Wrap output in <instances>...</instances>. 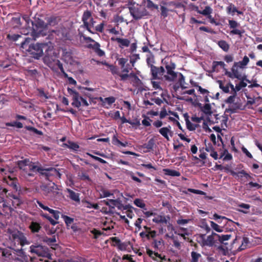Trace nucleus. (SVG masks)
<instances>
[{
    "mask_svg": "<svg viewBox=\"0 0 262 262\" xmlns=\"http://www.w3.org/2000/svg\"><path fill=\"white\" fill-rule=\"evenodd\" d=\"M23 39L20 43L21 48L25 49L32 57L37 59L44 55L43 62L52 68V70L56 71L54 67H52V61L57 57L52 46H49L46 43L30 44L32 39L29 37H24Z\"/></svg>",
    "mask_w": 262,
    "mask_h": 262,
    "instance_id": "nucleus-1",
    "label": "nucleus"
},
{
    "mask_svg": "<svg viewBox=\"0 0 262 262\" xmlns=\"http://www.w3.org/2000/svg\"><path fill=\"white\" fill-rule=\"evenodd\" d=\"M16 165L20 170L29 177L33 176L32 172H38L46 180H49L51 176H56L60 177V173L56 168H43L38 162H33L27 158L17 161Z\"/></svg>",
    "mask_w": 262,
    "mask_h": 262,
    "instance_id": "nucleus-2",
    "label": "nucleus"
},
{
    "mask_svg": "<svg viewBox=\"0 0 262 262\" xmlns=\"http://www.w3.org/2000/svg\"><path fill=\"white\" fill-rule=\"evenodd\" d=\"M167 75L165 76V81L169 82H175L177 78V82L173 85V89L177 91L180 88L182 90L188 88V84L185 82L184 76L180 72H176V64L171 62L166 66Z\"/></svg>",
    "mask_w": 262,
    "mask_h": 262,
    "instance_id": "nucleus-3",
    "label": "nucleus"
},
{
    "mask_svg": "<svg viewBox=\"0 0 262 262\" xmlns=\"http://www.w3.org/2000/svg\"><path fill=\"white\" fill-rule=\"evenodd\" d=\"M7 192L6 189L0 185V203H3V206L5 211L11 212L14 209L11 207V204L14 208H16L23 202L18 194L14 193L13 192L7 193Z\"/></svg>",
    "mask_w": 262,
    "mask_h": 262,
    "instance_id": "nucleus-4",
    "label": "nucleus"
},
{
    "mask_svg": "<svg viewBox=\"0 0 262 262\" xmlns=\"http://www.w3.org/2000/svg\"><path fill=\"white\" fill-rule=\"evenodd\" d=\"M249 62V58L245 56L242 61L238 62H234L231 68V72L225 69V74L230 78H237L238 79H242V75L239 74L238 68L244 69Z\"/></svg>",
    "mask_w": 262,
    "mask_h": 262,
    "instance_id": "nucleus-5",
    "label": "nucleus"
},
{
    "mask_svg": "<svg viewBox=\"0 0 262 262\" xmlns=\"http://www.w3.org/2000/svg\"><path fill=\"white\" fill-rule=\"evenodd\" d=\"M170 62H165L164 67L163 66L157 67L153 64L150 65V73L151 74L152 79H160L165 81V76L167 75L166 65L170 63Z\"/></svg>",
    "mask_w": 262,
    "mask_h": 262,
    "instance_id": "nucleus-6",
    "label": "nucleus"
},
{
    "mask_svg": "<svg viewBox=\"0 0 262 262\" xmlns=\"http://www.w3.org/2000/svg\"><path fill=\"white\" fill-rule=\"evenodd\" d=\"M30 251L37 256L50 258L51 254L47 247L41 245H32L30 247Z\"/></svg>",
    "mask_w": 262,
    "mask_h": 262,
    "instance_id": "nucleus-7",
    "label": "nucleus"
},
{
    "mask_svg": "<svg viewBox=\"0 0 262 262\" xmlns=\"http://www.w3.org/2000/svg\"><path fill=\"white\" fill-rule=\"evenodd\" d=\"M31 24L33 28V32H35L37 37L45 34L44 31H46L47 25L42 20L37 18L35 20L31 21Z\"/></svg>",
    "mask_w": 262,
    "mask_h": 262,
    "instance_id": "nucleus-8",
    "label": "nucleus"
},
{
    "mask_svg": "<svg viewBox=\"0 0 262 262\" xmlns=\"http://www.w3.org/2000/svg\"><path fill=\"white\" fill-rule=\"evenodd\" d=\"M10 239L14 242H17L21 246L29 244L24 234L18 230H15L10 233Z\"/></svg>",
    "mask_w": 262,
    "mask_h": 262,
    "instance_id": "nucleus-9",
    "label": "nucleus"
},
{
    "mask_svg": "<svg viewBox=\"0 0 262 262\" xmlns=\"http://www.w3.org/2000/svg\"><path fill=\"white\" fill-rule=\"evenodd\" d=\"M129 10L130 15L135 20L140 19L149 15L148 12L145 8L133 6L129 7Z\"/></svg>",
    "mask_w": 262,
    "mask_h": 262,
    "instance_id": "nucleus-10",
    "label": "nucleus"
},
{
    "mask_svg": "<svg viewBox=\"0 0 262 262\" xmlns=\"http://www.w3.org/2000/svg\"><path fill=\"white\" fill-rule=\"evenodd\" d=\"M81 43H86V47L93 49L98 56L101 57L104 55V52L100 49V45L98 42L83 40Z\"/></svg>",
    "mask_w": 262,
    "mask_h": 262,
    "instance_id": "nucleus-11",
    "label": "nucleus"
},
{
    "mask_svg": "<svg viewBox=\"0 0 262 262\" xmlns=\"http://www.w3.org/2000/svg\"><path fill=\"white\" fill-rule=\"evenodd\" d=\"M68 91L70 94L73 95V102L72 103V105L77 108L80 107L81 104L80 99V96H79V93L70 88L68 89Z\"/></svg>",
    "mask_w": 262,
    "mask_h": 262,
    "instance_id": "nucleus-12",
    "label": "nucleus"
},
{
    "mask_svg": "<svg viewBox=\"0 0 262 262\" xmlns=\"http://www.w3.org/2000/svg\"><path fill=\"white\" fill-rule=\"evenodd\" d=\"M223 169L225 170V171L226 172H229L232 176H238V174H242L244 177H245L247 179H252V177L250 176L247 172H246V171L244 170H242L241 171H239L238 173L235 172L233 170L231 169L228 165H227L226 166H224Z\"/></svg>",
    "mask_w": 262,
    "mask_h": 262,
    "instance_id": "nucleus-13",
    "label": "nucleus"
},
{
    "mask_svg": "<svg viewBox=\"0 0 262 262\" xmlns=\"http://www.w3.org/2000/svg\"><path fill=\"white\" fill-rule=\"evenodd\" d=\"M100 99L102 106L106 108H109L116 101V98L113 96L106 97L104 99L100 97Z\"/></svg>",
    "mask_w": 262,
    "mask_h": 262,
    "instance_id": "nucleus-14",
    "label": "nucleus"
},
{
    "mask_svg": "<svg viewBox=\"0 0 262 262\" xmlns=\"http://www.w3.org/2000/svg\"><path fill=\"white\" fill-rule=\"evenodd\" d=\"M7 183L15 190V191L13 192L14 193H16L19 195V193L17 192L19 187L18 186V180L16 177H11L10 176H8Z\"/></svg>",
    "mask_w": 262,
    "mask_h": 262,
    "instance_id": "nucleus-15",
    "label": "nucleus"
},
{
    "mask_svg": "<svg viewBox=\"0 0 262 262\" xmlns=\"http://www.w3.org/2000/svg\"><path fill=\"white\" fill-rule=\"evenodd\" d=\"M43 190L45 193L47 195H50L52 193L53 195H55L58 193V188L57 185L54 183L53 184V186H45L43 187Z\"/></svg>",
    "mask_w": 262,
    "mask_h": 262,
    "instance_id": "nucleus-16",
    "label": "nucleus"
},
{
    "mask_svg": "<svg viewBox=\"0 0 262 262\" xmlns=\"http://www.w3.org/2000/svg\"><path fill=\"white\" fill-rule=\"evenodd\" d=\"M67 191L68 192L69 195H67L68 198H69L71 200L75 201L76 203H80V194L79 193H76L73 190L68 188L67 189Z\"/></svg>",
    "mask_w": 262,
    "mask_h": 262,
    "instance_id": "nucleus-17",
    "label": "nucleus"
},
{
    "mask_svg": "<svg viewBox=\"0 0 262 262\" xmlns=\"http://www.w3.org/2000/svg\"><path fill=\"white\" fill-rule=\"evenodd\" d=\"M170 126L169 125L168 127H164L159 130L160 134L168 141L169 140L168 134L172 136V133L170 129Z\"/></svg>",
    "mask_w": 262,
    "mask_h": 262,
    "instance_id": "nucleus-18",
    "label": "nucleus"
},
{
    "mask_svg": "<svg viewBox=\"0 0 262 262\" xmlns=\"http://www.w3.org/2000/svg\"><path fill=\"white\" fill-rule=\"evenodd\" d=\"M195 11L197 12V13H198L200 14H202L204 16H208V17L209 18H210L211 17V16L210 15V14L212 12V9L209 6H206L205 7V9L202 11L199 10L198 7H196Z\"/></svg>",
    "mask_w": 262,
    "mask_h": 262,
    "instance_id": "nucleus-19",
    "label": "nucleus"
},
{
    "mask_svg": "<svg viewBox=\"0 0 262 262\" xmlns=\"http://www.w3.org/2000/svg\"><path fill=\"white\" fill-rule=\"evenodd\" d=\"M20 33L21 34H23L24 35H27L30 34L31 36L32 37V38H31L32 40L35 39V38L37 37V36L35 33V32L34 31V32H33V28L32 27H30L29 25L28 26V28H23L21 30Z\"/></svg>",
    "mask_w": 262,
    "mask_h": 262,
    "instance_id": "nucleus-20",
    "label": "nucleus"
},
{
    "mask_svg": "<svg viewBox=\"0 0 262 262\" xmlns=\"http://www.w3.org/2000/svg\"><path fill=\"white\" fill-rule=\"evenodd\" d=\"M92 17V13L91 11L86 10L84 11L82 16V21H83L84 27H88V21Z\"/></svg>",
    "mask_w": 262,
    "mask_h": 262,
    "instance_id": "nucleus-21",
    "label": "nucleus"
},
{
    "mask_svg": "<svg viewBox=\"0 0 262 262\" xmlns=\"http://www.w3.org/2000/svg\"><path fill=\"white\" fill-rule=\"evenodd\" d=\"M29 228L32 233H35L38 232L40 230L41 226L39 223L32 221L31 222Z\"/></svg>",
    "mask_w": 262,
    "mask_h": 262,
    "instance_id": "nucleus-22",
    "label": "nucleus"
},
{
    "mask_svg": "<svg viewBox=\"0 0 262 262\" xmlns=\"http://www.w3.org/2000/svg\"><path fill=\"white\" fill-rule=\"evenodd\" d=\"M99 63H101L102 64H104L106 66H107L110 70V71L111 72L112 74L114 75H117L119 76L120 72L119 69L115 66H114L113 64H110L106 62H98Z\"/></svg>",
    "mask_w": 262,
    "mask_h": 262,
    "instance_id": "nucleus-23",
    "label": "nucleus"
},
{
    "mask_svg": "<svg viewBox=\"0 0 262 262\" xmlns=\"http://www.w3.org/2000/svg\"><path fill=\"white\" fill-rule=\"evenodd\" d=\"M63 146H66L74 151H77L79 148V145L75 142L68 140L67 143L63 144Z\"/></svg>",
    "mask_w": 262,
    "mask_h": 262,
    "instance_id": "nucleus-24",
    "label": "nucleus"
},
{
    "mask_svg": "<svg viewBox=\"0 0 262 262\" xmlns=\"http://www.w3.org/2000/svg\"><path fill=\"white\" fill-rule=\"evenodd\" d=\"M152 222L157 224H167L168 220L166 216L158 215L152 219Z\"/></svg>",
    "mask_w": 262,
    "mask_h": 262,
    "instance_id": "nucleus-25",
    "label": "nucleus"
},
{
    "mask_svg": "<svg viewBox=\"0 0 262 262\" xmlns=\"http://www.w3.org/2000/svg\"><path fill=\"white\" fill-rule=\"evenodd\" d=\"M226 64L223 61H214L212 62V71L214 72H218L219 71V69H218L219 67L224 69L225 71Z\"/></svg>",
    "mask_w": 262,
    "mask_h": 262,
    "instance_id": "nucleus-26",
    "label": "nucleus"
},
{
    "mask_svg": "<svg viewBox=\"0 0 262 262\" xmlns=\"http://www.w3.org/2000/svg\"><path fill=\"white\" fill-rule=\"evenodd\" d=\"M213 219L215 220H216L219 223H221L223 221H224L226 223H227L228 222H230L231 224L234 223V222L231 220L228 219L226 217L219 215L216 213H215L213 215Z\"/></svg>",
    "mask_w": 262,
    "mask_h": 262,
    "instance_id": "nucleus-27",
    "label": "nucleus"
},
{
    "mask_svg": "<svg viewBox=\"0 0 262 262\" xmlns=\"http://www.w3.org/2000/svg\"><path fill=\"white\" fill-rule=\"evenodd\" d=\"M205 150L207 152H210V156L212 157L214 159L217 160L219 158L217 152L214 150V148L211 144H209L208 146H206Z\"/></svg>",
    "mask_w": 262,
    "mask_h": 262,
    "instance_id": "nucleus-28",
    "label": "nucleus"
},
{
    "mask_svg": "<svg viewBox=\"0 0 262 262\" xmlns=\"http://www.w3.org/2000/svg\"><path fill=\"white\" fill-rule=\"evenodd\" d=\"M163 171L164 172L165 174L167 176H170L172 177H179L181 176L180 172L175 170L164 168L163 169Z\"/></svg>",
    "mask_w": 262,
    "mask_h": 262,
    "instance_id": "nucleus-29",
    "label": "nucleus"
},
{
    "mask_svg": "<svg viewBox=\"0 0 262 262\" xmlns=\"http://www.w3.org/2000/svg\"><path fill=\"white\" fill-rule=\"evenodd\" d=\"M112 143L115 145H117V146H121L122 147H126L128 145V142H122L121 141H120L117 137L116 136L114 135L113 137V138H112Z\"/></svg>",
    "mask_w": 262,
    "mask_h": 262,
    "instance_id": "nucleus-30",
    "label": "nucleus"
},
{
    "mask_svg": "<svg viewBox=\"0 0 262 262\" xmlns=\"http://www.w3.org/2000/svg\"><path fill=\"white\" fill-rule=\"evenodd\" d=\"M217 45L225 52L228 51L229 49V45L225 40H219L217 42Z\"/></svg>",
    "mask_w": 262,
    "mask_h": 262,
    "instance_id": "nucleus-31",
    "label": "nucleus"
},
{
    "mask_svg": "<svg viewBox=\"0 0 262 262\" xmlns=\"http://www.w3.org/2000/svg\"><path fill=\"white\" fill-rule=\"evenodd\" d=\"M155 145V141L154 139H150L147 143H145L143 145V148L147 149V151L152 150Z\"/></svg>",
    "mask_w": 262,
    "mask_h": 262,
    "instance_id": "nucleus-32",
    "label": "nucleus"
},
{
    "mask_svg": "<svg viewBox=\"0 0 262 262\" xmlns=\"http://www.w3.org/2000/svg\"><path fill=\"white\" fill-rule=\"evenodd\" d=\"M55 58H56V57ZM55 62L56 65L58 67L60 72L63 74V76L64 77H68V74L65 72L64 70L62 63L59 60H56V59H55L54 61H52V62Z\"/></svg>",
    "mask_w": 262,
    "mask_h": 262,
    "instance_id": "nucleus-33",
    "label": "nucleus"
},
{
    "mask_svg": "<svg viewBox=\"0 0 262 262\" xmlns=\"http://www.w3.org/2000/svg\"><path fill=\"white\" fill-rule=\"evenodd\" d=\"M62 57L65 61H69L72 58V52L70 51H68L67 49L62 50Z\"/></svg>",
    "mask_w": 262,
    "mask_h": 262,
    "instance_id": "nucleus-34",
    "label": "nucleus"
},
{
    "mask_svg": "<svg viewBox=\"0 0 262 262\" xmlns=\"http://www.w3.org/2000/svg\"><path fill=\"white\" fill-rule=\"evenodd\" d=\"M42 241L48 245H54L53 243L56 242V238L55 235L52 236V237H49L46 236L43 237Z\"/></svg>",
    "mask_w": 262,
    "mask_h": 262,
    "instance_id": "nucleus-35",
    "label": "nucleus"
},
{
    "mask_svg": "<svg viewBox=\"0 0 262 262\" xmlns=\"http://www.w3.org/2000/svg\"><path fill=\"white\" fill-rule=\"evenodd\" d=\"M100 198H106L110 196H113V194L105 188H102L100 190Z\"/></svg>",
    "mask_w": 262,
    "mask_h": 262,
    "instance_id": "nucleus-36",
    "label": "nucleus"
},
{
    "mask_svg": "<svg viewBox=\"0 0 262 262\" xmlns=\"http://www.w3.org/2000/svg\"><path fill=\"white\" fill-rule=\"evenodd\" d=\"M116 41L120 43L122 46L127 47L129 46L130 41L126 38H117Z\"/></svg>",
    "mask_w": 262,
    "mask_h": 262,
    "instance_id": "nucleus-37",
    "label": "nucleus"
},
{
    "mask_svg": "<svg viewBox=\"0 0 262 262\" xmlns=\"http://www.w3.org/2000/svg\"><path fill=\"white\" fill-rule=\"evenodd\" d=\"M20 38H23V36L18 34H9L7 35V38L12 41H16Z\"/></svg>",
    "mask_w": 262,
    "mask_h": 262,
    "instance_id": "nucleus-38",
    "label": "nucleus"
},
{
    "mask_svg": "<svg viewBox=\"0 0 262 262\" xmlns=\"http://www.w3.org/2000/svg\"><path fill=\"white\" fill-rule=\"evenodd\" d=\"M203 113L206 115H211L212 114L211 107L209 103H206L201 108Z\"/></svg>",
    "mask_w": 262,
    "mask_h": 262,
    "instance_id": "nucleus-39",
    "label": "nucleus"
},
{
    "mask_svg": "<svg viewBox=\"0 0 262 262\" xmlns=\"http://www.w3.org/2000/svg\"><path fill=\"white\" fill-rule=\"evenodd\" d=\"M78 36L79 37V39L80 42H81L83 40H86V41H94L95 42V40L92 39L90 37H87L82 32H79L78 33Z\"/></svg>",
    "mask_w": 262,
    "mask_h": 262,
    "instance_id": "nucleus-40",
    "label": "nucleus"
},
{
    "mask_svg": "<svg viewBox=\"0 0 262 262\" xmlns=\"http://www.w3.org/2000/svg\"><path fill=\"white\" fill-rule=\"evenodd\" d=\"M95 21L94 20L93 17L90 18L88 21V27H84L85 29L90 33H94V32L91 30V28L94 27Z\"/></svg>",
    "mask_w": 262,
    "mask_h": 262,
    "instance_id": "nucleus-41",
    "label": "nucleus"
},
{
    "mask_svg": "<svg viewBox=\"0 0 262 262\" xmlns=\"http://www.w3.org/2000/svg\"><path fill=\"white\" fill-rule=\"evenodd\" d=\"M215 241V239H214L213 235L211 234L210 235L208 236L206 240L205 241L204 244L207 246H211L214 244Z\"/></svg>",
    "mask_w": 262,
    "mask_h": 262,
    "instance_id": "nucleus-42",
    "label": "nucleus"
},
{
    "mask_svg": "<svg viewBox=\"0 0 262 262\" xmlns=\"http://www.w3.org/2000/svg\"><path fill=\"white\" fill-rule=\"evenodd\" d=\"M25 128L27 130L31 131L36 135H40V136H41L43 135V133L41 130H39L34 127L30 126H26L25 127Z\"/></svg>",
    "mask_w": 262,
    "mask_h": 262,
    "instance_id": "nucleus-43",
    "label": "nucleus"
},
{
    "mask_svg": "<svg viewBox=\"0 0 262 262\" xmlns=\"http://www.w3.org/2000/svg\"><path fill=\"white\" fill-rule=\"evenodd\" d=\"M82 203H85L86 204V205L85 206V207L86 208H93L95 209H99V206L97 204L92 203L90 202L86 201V200H83Z\"/></svg>",
    "mask_w": 262,
    "mask_h": 262,
    "instance_id": "nucleus-44",
    "label": "nucleus"
},
{
    "mask_svg": "<svg viewBox=\"0 0 262 262\" xmlns=\"http://www.w3.org/2000/svg\"><path fill=\"white\" fill-rule=\"evenodd\" d=\"M146 7L148 9L153 10L158 9L159 7L157 5L154 4L151 0H146Z\"/></svg>",
    "mask_w": 262,
    "mask_h": 262,
    "instance_id": "nucleus-45",
    "label": "nucleus"
},
{
    "mask_svg": "<svg viewBox=\"0 0 262 262\" xmlns=\"http://www.w3.org/2000/svg\"><path fill=\"white\" fill-rule=\"evenodd\" d=\"M134 203L136 206L141 208H144L145 207V204L140 199H136L134 201Z\"/></svg>",
    "mask_w": 262,
    "mask_h": 262,
    "instance_id": "nucleus-46",
    "label": "nucleus"
},
{
    "mask_svg": "<svg viewBox=\"0 0 262 262\" xmlns=\"http://www.w3.org/2000/svg\"><path fill=\"white\" fill-rule=\"evenodd\" d=\"M139 59H140V56H139V54H133L130 57V63L132 64V67H134L135 66V63Z\"/></svg>",
    "mask_w": 262,
    "mask_h": 262,
    "instance_id": "nucleus-47",
    "label": "nucleus"
},
{
    "mask_svg": "<svg viewBox=\"0 0 262 262\" xmlns=\"http://www.w3.org/2000/svg\"><path fill=\"white\" fill-rule=\"evenodd\" d=\"M191 262H198L199 258L201 256L200 253L192 251L191 253Z\"/></svg>",
    "mask_w": 262,
    "mask_h": 262,
    "instance_id": "nucleus-48",
    "label": "nucleus"
},
{
    "mask_svg": "<svg viewBox=\"0 0 262 262\" xmlns=\"http://www.w3.org/2000/svg\"><path fill=\"white\" fill-rule=\"evenodd\" d=\"M62 217L64 221L67 226H69L70 225H71L74 221L73 218H72L67 215H62Z\"/></svg>",
    "mask_w": 262,
    "mask_h": 262,
    "instance_id": "nucleus-49",
    "label": "nucleus"
},
{
    "mask_svg": "<svg viewBox=\"0 0 262 262\" xmlns=\"http://www.w3.org/2000/svg\"><path fill=\"white\" fill-rule=\"evenodd\" d=\"M129 245H130V242H124V243H122L121 242L119 244V245L118 246V248L121 251L126 250L127 247Z\"/></svg>",
    "mask_w": 262,
    "mask_h": 262,
    "instance_id": "nucleus-50",
    "label": "nucleus"
},
{
    "mask_svg": "<svg viewBox=\"0 0 262 262\" xmlns=\"http://www.w3.org/2000/svg\"><path fill=\"white\" fill-rule=\"evenodd\" d=\"M186 124L187 129L190 131L194 130L199 126L198 124L192 123L190 121H187L186 122Z\"/></svg>",
    "mask_w": 262,
    "mask_h": 262,
    "instance_id": "nucleus-51",
    "label": "nucleus"
},
{
    "mask_svg": "<svg viewBox=\"0 0 262 262\" xmlns=\"http://www.w3.org/2000/svg\"><path fill=\"white\" fill-rule=\"evenodd\" d=\"M120 119L121 120V123L122 124L125 123H128L129 124L131 125H139L140 124V121H137L136 122H132V121L129 120H127L124 116H123L120 118Z\"/></svg>",
    "mask_w": 262,
    "mask_h": 262,
    "instance_id": "nucleus-52",
    "label": "nucleus"
},
{
    "mask_svg": "<svg viewBox=\"0 0 262 262\" xmlns=\"http://www.w3.org/2000/svg\"><path fill=\"white\" fill-rule=\"evenodd\" d=\"M241 81L238 84H236L235 86V89L237 92L239 91L242 88H245L247 86V83L244 81V77H242Z\"/></svg>",
    "mask_w": 262,
    "mask_h": 262,
    "instance_id": "nucleus-53",
    "label": "nucleus"
},
{
    "mask_svg": "<svg viewBox=\"0 0 262 262\" xmlns=\"http://www.w3.org/2000/svg\"><path fill=\"white\" fill-rule=\"evenodd\" d=\"M210 226L212 229L218 232H222L223 230L221 228L220 226H219L217 224L214 223L213 221H210Z\"/></svg>",
    "mask_w": 262,
    "mask_h": 262,
    "instance_id": "nucleus-54",
    "label": "nucleus"
},
{
    "mask_svg": "<svg viewBox=\"0 0 262 262\" xmlns=\"http://www.w3.org/2000/svg\"><path fill=\"white\" fill-rule=\"evenodd\" d=\"M163 242V241L162 240V239H161L159 241L154 239L152 243V245L155 249H158L160 248V246H162Z\"/></svg>",
    "mask_w": 262,
    "mask_h": 262,
    "instance_id": "nucleus-55",
    "label": "nucleus"
},
{
    "mask_svg": "<svg viewBox=\"0 0 262 262\" xmlns=\"http://www.w3.org/2000/svg\"><path fill=\"white\" fill-rule=\"evenodd\" d=\"M6 125L8 126H16L18 128H21L23 127L22 123L18 121H14L13 122L7 123Z\"/></svg>",
    "mask_w": 262,
    "mask_h": 262,
    "instance_id": "nucleus-56",
    "label": "nucleus"
},
{
    "mask_svg": "<svg viewBox=\"0 0 262 262\" xmlns=\"http://www.w3.org/2000/svg\"><path fill=\"white\" fill-rule=\"evenodd\" d=\"M219 83L220 88L222 89L224 93H228L229 92V86L228 85V84H227L226 86H224L221 80H219Z\"/></svg>",
    "mask_w": 262,
    "mask_h": 262,
    "instance_id": "nucleus-57",
    "label": "nucleus"
},
{
    "mask_svg": "<svg viewBox=\"0 0 262 262\" xmlns=\"http://www.w3.org/2000/svg\"><path fill=\"white\" fill-rule=\"evenodd\" d=\"M231 237L230 234H226L221 235L219 242L222 243L226 245L227 244L224 243L225 241H228Z\"/></svg>",
    "mask_w": 262,
    "mask_h": 262,
    "instance_id": "nucleus-58",
    "label": "nucleus"
},
{
    "mask_svg": "<svg viewBox=\"0 0 262 262\" xmlns=\"http://www.w3.org/2000/svg\"><path fill=\"white\" fill-rule=\"evenodd\" d=\"M57 24V17H51L48 19V24L47 26H54Z\"/></svg>",
    "mask_w": 262,
    "mask_h": 262,
    "instance_id": "nucleus-59",
    "label": "nucleus"
},
{
    "mask_svg": "<svg viewBox=\"0 0 262 262\" xmlns=\"http://www.w3.org/2000/svg\"><path fill=\"white\" fill-rule=\"evenodd\" d=\"M144 117V119L142 121V124L145 126H149L151 125L150 121L152 120L148 117L146 116L145 115L143 116Z\"/></svg>",
    "mask_w": 262,
    "mask_h": 262,
    "instance_id": "nucleus-60",
    "label": "nucleus"
},
{
    "mask_svg": "<svg viewBox=\"0 0 262 262\" xmlns=\"http://www.w3.org/2000/svg\"><path fill=\"white\" fill-rule=\"evenodd\" d=\"M112 202L115 203L114 206L117 207L118 209L122 210V208L123 207V204L122 203V201L120 199H117V201H113Z\"/></svg>",
    "mask_w": 262,
    "mask_h": 262,
    "instance_id": "nucleus-61",
    "label": "nucleus"
},
{
    "mask_svg": "<svg viewBox=\"0 0 262 262\" xmlns=\"http://www.w3.org/2000/svg\"><path fill=\"white\" fill-rule=\"evenodd\" d=\"M188 191L193 193H194V194H201V195H206V192H205L202 190H200L194 189H192V188H188Z\"/></svg>",
    "mask_w": 262,
    "mask_h": 262,
    "instance_id": "nucleus-62",
    "label": "nucleus"
},
{
    "mask_svg": "<svg viewBox=\"0 0 262 262\" xmlns=\"http://www.w3.org/2000/svg\"><path fill=\"white\" fill-rule=\"evenodd\" d=\"M50 213L52 214L53 217L56 220H58L59 218V211L57 210H55L52 209H50L49 211Z\"/></svg>",
    "mask_w": 262,
    "mask_h": 262,
    "instance_id": "nucleus-63",
    "label": "nucleus"
},
{
    "mask_svg": "<svg viewBox=\"0 0 262 262\" xmlns=\"http://www.w3.org/2000/svg\"><path fill=\"white\" fill-rule=\"evenodd\" d=\"M119 64L121 66V68L125 67V64L128 61V59L125 58H120L118 59Z\"/></svg>",
    "mask_w": 262,
    "mask_h": 262,
    "instance_id": "nucleus-64",
    "label": "nucleus"
}]
</instances>
